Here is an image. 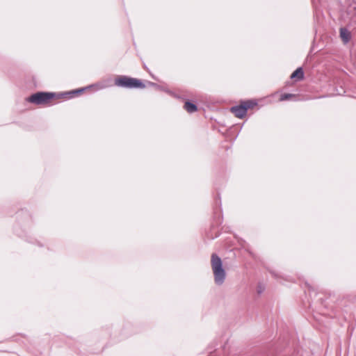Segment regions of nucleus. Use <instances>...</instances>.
Listing matches in <instances>:
<instances>
[{"label": "nucleus", "mask_w": 356, "mask_h": 356, "mask_svg": "<svg viewBox=\"0 0 356 356\" xmlns=\"http://www.w3.org/2000/svg\"><path fill=\"white\" fill-rule=\"evenodd\" d=\"M211 264L215 283L217 285L222 284L226 277V272L222 267L221 259L215 253L211 254Z\"/></svg>", "instance_id": "nucleus-1"}, {"label": "nucleus", "mask_w": 356, "mask_h": 356, "mask_svg": "<svg viewBox=\"0 0 356 356\" xmlns=\"http://www.w3.org/2000/svg\"><path fill=\"white\" fill-rule=\"evenodd\" d=\"M115 85L124 88H145V84L140 79L127 76H118L115 79Z\"/></svg>", "instance_id": "nucleus-2"}, {"label": "nucleus", "mask_w": 356, "mask_h": 356, "mask_svg": "<svg viewBox=\"0 0 356 356\" xmlns=\"http://www.w3.org/2000/svg\"><path fill=\"white\" fill-rule=\"evenodd\" d=\"M56 92H37L29 96L26 100L35 105H43L49 102L51 99L55 98Z\"/></svg>", "instance_id": "nucleus-3"}, {"label": "nucleus", "mask_w": 356, "mask_h": 356, "mask_svg": "<svg viewBox=\"0 0 356 356\" xmlns=\"http://www.w3.org/2000/svg\"><path fill=\"white\" fill-rule=\"evenodd\" d=\"M245 108L246 107H245V105H243V102H241L239 105L232 106L230 110L236 117L238 118H243L247 113Z\"/></svg>", "instance_id": "nucleus-4"}, {"label": "nucleus", "mask_w": 356, "mask_h": 356, "mask_svg": "<svg viewBox=\"0 0 356 356\" xmlns=\"http://www.w3.org/2000/svg\"><path fill=\"white\" fill-rule=\"evenodd\" d=\"M303 68H297L290 76L291 79L298 81L304 78Z\"/></svg>", "instance_id": "nucleus-5"}, {"label": "nucleus", "mask_w": 356, "mask_h": 356, "mask_svg": "<svg viewBox=\"0 0 356 356\" xmlns=\"http://www.w3.org/2000/svg\"><path fill=\"white\" fill-rule=\"evenodd\" d=\"M340 37L343 42L346 44L350 41L351 35L350 31L346 28L342 27L340 29Z\"/></svg>", "instance_id": "nucleus-6"}, {"label": "nucleus", "mask_w": 356, "mask_h": 356, "mask_svg": "<svg viewBox=\"0 0 356 356\" xmlns=\"http://www.w3.org/2000/svg\"><path fill=\"white\" fill-rule=\"evenodd\" d=\"M92 88H95L96 90H99L100 88L98 87L97 84H92V85L88 86L86 87L78 88L76 90H72V93L73 94V96L75 97V96L82 94L85 90Z\"/></svg>", "instance_id": "nucleus-7"}, {"label": "nucleus", "mask_w": 356, "mask_h": 356, "mask_svg": "<svg viewBox=\"0 0 356 356\" xmlns=\"http://www.w3.org/2000/svg\"><path fill=\"white\" fill-rule=\"evenodd\" d=\"M184 108L189 113H193L197 111V105L190 101H186L184 103Z\"/></svg>", "instance_id": "nucleus-8"}, {"label": "nucleus", "mask_w": 356, "mask_h": 356, "mask_svg": "<svg viewBox=\"0 0 356 356\" xmlns=\"http://www.w3.org/2000/svg\"><path fill=\"white\" fill-rule=\"evenodd\" d=\"M147 84L148 86H153V87L156 88L158 90L165 91V92L170 94L172 96H174V97H176L179 98V97L176 96L172 91L169 90L168 89H166V88H163L161 86L158 85L157 83H153V82H151V81H147Z\"/></svg>", "instance_id": "nucleus-9"}, {"label": "nucleus", "mask_w": 356, "mask_h": 356, "mask_svg": "<svg viewBox=\"0 0 356 356\" xmlns=\"http://www.w3.org/2000/svg\"><path fill=\"white\" fill-rule=\"evenodd\" d=\"M58 99H72L74 97L72 90L63 92H56V97Z\"/></svg>", "instance_id": "nucleus-10"}, {"label": "nucleus", "mask_w": 356, "mask_h": 356, "mask_svg": "<svg viewBox=\"0 0 356 356\" xmlns=\"http://www.w3.org/2000/svg\"><path fill=\"white\" fill-rule=\"evenodd\" d=\"M242 102L243 105H245V107H246V111H248L249 108H252L257 105V102L254 99H249Z\"/></svg>", "instance_id": "nucleus-11"}, {"label": "nucleus", "mask_w": 356, "mask_h": 356, "mask_svg": "<svg viewBox=\"0 0 356 356\" xmlns=\"http://www.w3.org/2000/svg\"><path fill=\"white\" fill-rule=\"evenodd\" d=\"M296 95H293V94L284 93V94L281 95L280 100V101H286V100H289L292 98H296Z\"/></svg>", "instance_id": "nucleus-12"}, {"label": "nucleus", "mask_w": 356, "mask_h": 356, "mask_svg": "<svg viewBox=\"0 0 356 356\" xmlns=\"http://www.w3.org/2000/svg\"><path fill=\"white\" fill-rule=\"evenodd\" d=\"M265 288L261 284H259L257 288V291L258 294H261L264 291Z\"/></svg>", "instance_id": "nucleus-13"}, {"label": "nucleus", "mask_w": 356, "mask_h": 356, "mask_svg": "<svg viewBox=\"0 0 356 356\" xmlns=\"http://www.w3.org/2000/svg\"><path fill=\"white\" fill-rule=\"evenodd\" d=\"M250 254L251 255H252V257H254V255H253L252 252H250Z\"/></svg>", "instance_id": "nucleus-14"}]
</instances>
